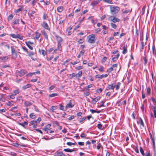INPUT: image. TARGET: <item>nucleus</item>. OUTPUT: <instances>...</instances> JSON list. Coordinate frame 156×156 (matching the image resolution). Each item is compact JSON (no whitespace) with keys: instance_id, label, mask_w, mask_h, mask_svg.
Instances as JSON below:
<instances>
[{"instance_id":"nucleus-1","label":"nucleus","mask_w":156,"mask_h":156,"mask_svg":"<svg viewBox=\"0 0 156 156\" xmlns=\"http://www.w3.org/2000/svg\"><path fill=\"white\" fill-rule=\"evenodd\" d=\"M110 12L112 14L114 15L118 13L120 10V8L118 6H112L110 7Z\"/></svg>"},{"instance_id":"nucleus-2","label":"nucleus","mask_w":156,"mask_h":156,"mask_svg":"<svg viewBox=\"0 0 156 156\" xmlns=\"http://www.w3.org/2000/svg\"><path fill=\"white\" fill-rule=\"evenodd\" d=\"M88 42L91 44L94 43L96 41L95 36L94 34H91L88 36Z\"/></svg>"},{"instance_id":"nucleus-3","label":"nucleus","mask_w":156,"mask_h":156,"mask_svg":"<svg viewBox=\"0 0 156 156\" xmlns=\"http://www.w3.org/2000/svg\"><path fill=\"white\" fill-rule=\"evenodd\" d=\"M11 52L12 55V57L13 58H16L17 57V54L16 52V50L13 47V46H12L11 47Z\"/></svg>"},{"instance_id":"nucleus-4","label":"nucleus","mask_w":156,"mask_h":156,"mask_svg":"<svg viewBox=\"0 0 156 156\" xmlns=\"http://www.w3.org/2000/svg\"><path fill=\"white\" fill-rule=\"evenodd\" d=\"M10 36L13 38H18L21 40H22L23 39V37L22 36H20L19 34H10Z\"/></svg>"},{"instance_id":"nucleus-5","label":"nucleus","mask_w":156,"mask_h":156,"mask_svg":"<svg viewBox=\"0 0 156 156\" xmlns=\"http://www.w3.org/2000/svg\"><path fill=\"white\" fill-rule=\"evenodd\" d=\"M20 92V90L17 89L14 91L11 95L10 96V97L11 98L13 99L15 98V96L17 94H19Z\"/></svg>"},{"instance_id":"nucleus-6","label":"nucleus","mask_w":156,"mask_h":156,"mask_svg":"<svg viewBox=\"0 0 156 156\" xmlns=\"http://www.w3.org/2000/svg\"><path fill=\"white\" fill-rule=\"evenodd\" d=\"M42 26L44 29H46L48 30H50V28L49 27L48 24L45 22H43L41 24Z\"/></svg>"},{"instance_id":"nucleus-7","label":"nucleus","mask_w":156,"mask_h":156,"mask_svg":"<svg viewBox=\"0 0 156 156\" xmlns=\"http://www.w3.org/2000/svg\"><path fill=\"white\" fill-rule=\"evenodd\" d=\"M115 83H113L111 85H109L107 87V90H113L115 86Z\"/></svg>"},{"instance_id":"nucleus-8","label":"nucleus","mask_w":156,"mask_h":156,"mask_svg":"<svg viewBox=\"0 0 156 156\" xmlns=\"http://www.w3.org/2000/svg\"><path fill=\"white\" fill-rule=\"evenodd\" d=\"M74 106V104H73L71 101H70L68 104H67L66 106V108H72Z\"/></svg>"},{"instance_id":"nucleus-9","label":"nucleus","mask_w":156,"mask_h":156,"mask_svg":"<svg viewBox=\"0 0 156 156\" xmlns=\"http://www.w3.org/2000/svg\"><path fill=\"white\" fill-rule=\"evenodd\" d=\"M99 2L98 0L94 1L91 2V5L93 7H94L96 5L98 4Z\"/></svg>"},{"instance_id":"nucleus-10","label":"nucleus","mask_w":156,"mask_h":156,"mask_svg":"<svg viewBox=\"0 0 156 156\" xmlns=\"http://www.w3.org/2000/svg\"><path fill=\"white\" fill-rule=\"evenodd\" d=\"M120 21V19L119 18H117L115 17H114L112 19V21L114 23L118 22Z\"/></svg>"},{"instance_id":"nucleus-11","label":"nucleus","mask_w":156,"mask_h":156,"mask_svg":"<svg viewBox=\"0 0 156 156\" xmlns=\"http://www.w3.org/2000/svg\"><path fill=\"white\" fill-rule=\"evenodd\" d=\"M19 75L22 76L24 75L25 73V71L24 70H21L19 72Z\"/></svg>"},{"instance_id":"nucleus-12","label":"nucleus","mask_w":156,"mask_h":156,"mask_svg":"<svg viewBox=\"0 0 156 156\" xmlns=\"http://www.w3.org/2000/svg\"><path fill=\"white\" fill-rule=\"evenodd\" d=\"M36 39L38 40L39 39L41 36V34L37 32H36L35 34Z\"/></svg>"},{"instance_id":"nucleus-13","label":"nucleus","mask_w":156,"mask_h":156,"mask_svg":"<svg viewBox=\"0 0 156 156\" xmlns=\"http://www.w3.org/2000/svg\"><path fill=\"white\" fill-rule=\"evenodd\" d=\"M55 37L56 38L57 40V41L58 42H59L60 43L62 41V40L60 37H59V36H58L57 35H56L55 36Z\"/></svg>"},{"instance_id":"nucleus-14","label":"nucleus","mask_w":156,"mask_h":156,"mask_svg":"<svg viewBox=\"0 0 156 156\" xmlns=\"http://www.w3.org/2000/svg\"><path fill=\"white\" fill-rule=\"evenodd\" d=\"M23 6H21L20 7V8L18 9H17L16 11H15V12L16 13H18L19 12H20L21 11H22L23 10Z\"/></svg>"},{"instance_id":"nucleus-15","label":"nucleus","mask_w":156,"mask_h":156,"mask_svg":"<svg viewBox=\"0 0 156 156\" xmlns=\"http://www.w3.org/2000/svg\"><path fill=\"white\" fill-rule=\"evenodd\" d=\"M31 87V85L29 84H27L26 85L22 87V89L23 90H25L27 88H29Z\"/></svg>"},{"instance_id":"nucleus-16","label":"nucleus","mask_w":156,"mask_h":156,"mask_svg":"<svg viewBox=\"0 0 156 156\" xmlns=\"http://www.w3.org/2000/svg\"><path fill=\"white\" fill-rule=\"evenodd\" d=\"M90 111L92 113H100L101 112V111H96L95 110H93V109H90Z\"/></svg>"},{"instance_id":"nucleus-17","label":"nucleus","mask_w":156,"mask_h":156,"mask_svg":"<svg viewBox=\"0 0 156 156\" xmlns=\"http://www.w3.org/2000/svg\"><path fill=\"white\" fill-rule=\"evenodd\" d=\"M122 52V53L124 54L126 53L127 52V49L125 46H124L123 47V51Z\"/></svg>"},{"instance_id":"nucleus-18","label":"nucleus","mask_w":156,"mask_h":156,"mask_svg":"<svg viewBox=\"0 0 156 156\" xmlns=\"http://www.w3.org/2000/svg\"><path fill=\"white\" fill-rule=\"evenodd\" d=\"M132 10V9H126L123 12V13L126 14L128 13L129 12H130Z\"/></svg>"},{"instance_id":"nucleus-19","label":"nucleus","mask_w":156,"mask_h":156,"mask_svg":"<svg viewBox=\"0 0 156 156\" xmlns=\"http://www.w3.org/2000/svg\"><path fill=\"white\" fill-rule=\"evenodd\" d=\"M19 19H16L15 21L13 22V24L16 25L19 24Z\"/></svg>"},{"instance_id":"nucleus-20","label":"nucleus","mask_w":156,"mask_h":156,"mask_svg":"<svg viewBox=\"0 0 156 156\" xmlns=\"http://www.w3.org/2000/svg\"><path fill=\"white\" fill-rule=\"evenodd\" d=\"M77 75L76 76L78 77V78L80 77L82 75V71H80L79 72V73L77 74H76Z\"/></svg>"},{"instance_id":"nucleus-21","label":"nucleus","mask_w":156,"mask_h":156,"mask_svg":"<svg viewBox=\"0 0 156 156\" xmlns=\"http://www.w3.org/2000/svg\"><path fill=\"white\" fill-rule=\"evenodd\" d=\"M60 106V109L61 110H63V111H66V110L67 108H66L64 107L62 105H59Z\"/></svg>"},{"instance_id":"nucleus-22","label":"nucleus","mask_w":156,"mask_h":156,"mask_svg":"<svg viewBox=\"0 0 156 156\" xmlns=\"http://www.w3.org/2000/svg\"><path fill=\"white\" fill-rule=\"evenodd\" d=\"M19 124L20 125H21L23 126V127H24V125H27L28 124L27 122H24L23 123H19Z\"/></svg>"},{"instance_id":"nucleus-23","label":"nucleus","mask_w":156,"mask_h":156,"mask_svg":"<svg viewBox=\"0 0 156 156\" xmlns=\"http://www.w3.org/2000/svg\"><path fill=\"white\" fill-rule=\"evenodd\" d=\"M63 8L62 7L59 6L57 8V10L58 12H61L63 10Z\"/></svg>"},{"instance_id":"nucleus-24","label":"nucleus","mask_w":156,"mask_h":156,"mask_svg":"<svg viewBox=\"0 0 156 156\" xmlns=\"http://www.w3.org/2000/svg\"><path fill=\"white\" fill-rule=\"evenodd\" d=\"M57 108V107L56 106H52L51 107L50 110L52 112H54V111L56 110Z\"/></svg>"},{"instance_id":"nucleus-25","label":"nucleus","mask_w":156,"mask_h":156,"mask_svg":"<svg viewBox=\"0 0 156 156\" xmlns=\"http://www.w3.org/2000/svg\"><path fill=\"white\" fill-rule=\"evenodd\" d=\"M56 156H65V155L62 152H60L57 153Z\"/></svg>"},{"instance_id":"nucleus-26","label":"nucleus","mask_w":156,"mask_h":156,"mask_svg":"<svg viewBox=\"0 0 156 156\" xmlns=\"http://www.w3.org/2000/svg\"><path fill=\"white\" fill-rule=\"evenodd\" d=\"M30 118L33 119L35 118L36 116L34 113H32L30 114Z\"/></svg>"},{"instance_id":"nucleus-27","label":"nucleus","mask_w":156,"mask_h":156,"mask_svg":"<svg viewBox=\"0 0 156 156\" xmlns=\"http://www.w3.org/2000/svg\"><path fill=\"white\" fill-rule=\"evenodd\" d=\"M121 85V83L119 82L117 83V85L116 86V89L117 90H118L120 87Z\"/></svg>"},{"instance_id":"nucleus-28","label":"nucleus","mask_w":156,"mask_h":156,"mask_svg":"<svg viewBox=\"0 0 156 156\" xmlns=\"http://www.w3.org/2000/svg\"><path fill=\"white\" fill-rule=\"evenodd\" d=\"M0 58L3 61H5L6 60H7L8 58V57L7 56H5L3 57H0Z\"/></svg>"},{"instance_id":"nucleus-29","label":"nucleus","mask_w":156,"mask_h":156,"mask_svg":"<svg viewBox=\"0 0 156 156\" xmlns=\"http://www.w3.org/2000/svg\"><path fill=\"white\" fill-rule=\"evenodd\" d=\"M64 151L67 152H72L74 151L73 150L70 149L69 148L65 149H64Z\"/></svg>"},{"instance_id":"nucleus-30","label":"nucleus","mask_w":156,"mask_h":156,"mask_svg":"<svg viewBox=\"0 0 156 156\" xmlns=\"http://www.w3.org/2000/svg\"><path fill=\"white\" fill-rule=\"evenodd\" d=\"M104 2L109 4H112L113 3L112 0H104Z\"/></svg>"},{"instance_id":"nucleus-31","label":"nucleus","mask_w":156,"mask_h":156,"mask_svg":"<svg viewBox=\"0 0 156 156\" xmlns=\"http://www.w3.org/2000/svg\"><path fill=\"white\" fill-rule=\"evenodd\" d=\"M13 15L11 14L9 16L8 18V21L11 20L13 18Z\"/></svg>"},{"instance_id":"nucleus-32","label":"nucleus","mask_w":156,"mask_h":156,"mask_svg":"<svg viewBox=\"0 0 156 156\" xmlns=\"http://www.w3.org/2000/svg\"><path fill=\"white\" fill-rule=\"evenodd\" d=\"M110 24L112 27L114 29H116L117 27V26L115 24L113 23H111Z\"/></svg>"},{"instance_id":"nucleus-33","label":"nucleus","mask_w":156,"mask_h":156,"mask_svg":"<svg viewBox=\"0 0 156 156\" xmlns=\"http://www.w3.org/2000/svg\"><path fill=\"white\" fill-rule=\"evenodd\" d=\"M40 51L44 56H45L46 54V52L43 50H41V51Z\"/></svg>"},{"instance_id":"nucleus-34","label":"nucleus","mask_w":156,"mask_h":156,"mask_svg":"<svg viewBox=\"0 0 156 156\" xmlns=\"http://www.w3.org/2000/svg\"><path fill=\"white\" fill-rule=\"evenodd\" d=\"M28 55L30 57H31V56H32L33 55H34L35 53L34 52H29L28 51V53H27Z\"/></svg>"},{"instance_id":"nucleus-35","label":"nucleus","mask_w":156,"mask_h":156,"mask_svg":"<svg viewBox=\"0 0 156 156\" xmlns=\"http://www.w3.org/2000/svg\"><path fill=\"white\" fill-rule=\"evenodd\" d=\"M140 151L143 155H144L145 154L144 152V151L143 150L142 148L141 147H140Z\"/></svg>"},{"instance_id":"nucleus-36","label":"nucleus","mask_w":156,"mask_h":156,"mask_svg":"<svg viewBox=\"0 0 156 156\" xmlns=\"http://www.w3.org/2000/svg\"><path fill=\"white\" fill-rule=\"evenodd\" d=\"M43 34L44 35V38L47 40L48 39V35L47 33L45 31H44Z\"/></svg>"},{"instance_id":"nucleus-37","label":"nucleus","mask_w":156,"mask_h":156,"mask_svg":"<svg viewBox=\"0 0 156 156\" xmlns=\"http://www.w3.org/2000/svg\"><path fill=\"white\" fill-rule=\"evenodd\" d=\"M83 68V66H80L77 67H76L75 68V69L77 70H79L81 69H82Z\"/></svg>"},{"instance_id":"nucleus-38","label":"nucleus","mask_w":156,"mask_h":156,"mask_svg":"<svg viewBox=\"0 0 156 156\" xmlns=\"http://www.w3.org/2000/svg\"><path fill=\"white\" fill-rule=\"evenodd\" d=\"M150 137H151V138L152 140V141L153 142V144L154 146V145H155V140H154V139H153V137H152V135L151 134H150Z\"/></svg>"},{"instance_id":"nucleus-39","label":"nucleus","mask_w":156,"mask_h":156,"mask_svg":"<svg viewBox=\"0 0 156 156\" xmlns=\"http://www.w3.org/2000/svg\"><path fill=\"white\" fill-rule=\"evenodd\" d=\"M70 75L71 76V79L73 78L74 77L76 76H77L76 74L75 73H73L72 74H70Z\"/></svg>"},{"instance_id":"nucleus-40","label":"nucleus","mask_w":156,"mask_h":156,"mask_svg":"<svg viewBox=\"0 0 156 156\" xmlns=\"http://www.w3.org/2000/svg\"><path fill=\"white\" fill-rule=\"evenodd\" d=\"M147 93L149 94L150 95L151 94V88L150 87H148L147 89Z\"/></svg>"},{"instance_id":"nucleus-41","label":"nucleus","mask_w":156,"mask_h":156,"mask_svg":"<svg viewBox=\"0 0 156 156\" xmlns=\"http://www.w3.org/2000/svg\"><path fill=\"white\" fill-rule=\"evenodd\" d=\"M96 78H98L102 79V78H103V75H97L96 76Z\"/></svg>"},{"instance_id":"nucleus-42","label":"nucleus","mask_w":156,"mask_h":156,"mask_svg":"<svg viewBox=\"0 0 156 156\" xmlns=\"http://www.w3.org/2000/svg\"><path fill=\"white\" fill-rule=\"evenodd\" d=\"M37 73L40 74V72L39 71H38V72H34V73H29V74H30V76H32L33 75H35V74H37Z\"/></svg>"},{"instance_id":"nucleus-43","label":"nucleus","mask_w":156,"mask_h":156,"mask_svg":"<svg viewBox=\"0 0 156 156\" xmlns=\"http://www.w3.org/2000/svg\"><path fill=\"white\" fill-rule=\"evenodd\" d=\"M141 48L142 49H143L145 46V43L144 42H141Z\"/></svg>"},{"instance_id":"nucleus-44","label":"nucleus","mask_w":156,"mask_h":156,"mask_svg":"<svg viewBox=\"0 0 156 156\" xmlns=\"http://www.w3.org/2000/svg\"><path fill=\"white\" fill-rule=\"evenodd\" d=\"M61 44L60 43L58 42V44L57 49L59 50H60Z\"/></svg>"},{"instance_id":"nucleus-45","label":"nucleus","mask_w":156,"mask_h":156,"mask_svg":"<svg viewBox=\"0 0 156 156\" xmlns=\"http://www.w3.org/2000/svg\"><path fill=\"white\" fill-rule=\"evenodd\" d=\"M57 95H58L57 94L54 93V94H50L49 95V96L51 97H52L56 96H57Z\"/></svg>"},{"instance_id":"nucleus-46","label":"nucleus","mask_w":156,"mask_h":156,"mask_svg":"<svg viewBox=\"0 0 156 156\" xmlns=\"http://www.w3.org/2000/svg\"><path fill=\"white\" fill-rule=\"evenodd\" d=\"M25 43H26V44H29V45L34 44L33 42H31L30 41H26L25 42Z\"/></svg>"},{"instance_id":"nucleus-47","label":"nucleus","mask_w":156,"mask_h":156,"mask_svg":"<svg viewBox=\"0 0 156 156\" xmlns=\"http://www.w3.org/2000/svg\"><path fill=\"white\" fill-rule=\"evenodd\" d=\"M85 51L84 50H82L80 52V54L81 55H83Z\"/></svg>"},{"instance_id":"nucleus-48","label":"nucleus","mask_w":156,"mask_h":156,"mask_svg":"<svg viewBox=\"0 0 156 156\" xmlns=\"http://www.w3.org/2000/svg\"><path fill=\"white\" fill-rule=\"evenodd\" d=\"M93 103H94V104H96V103L98 101L96 99V98H94L92 100Z\"/></svg>"},{"instance_id":"nucleus-49","label":"nucleus","mask_w":156,"mask_h":156,"mask_svg":"<svg viewBox=\"0 0 156 156\" xmlns=\"http://www.w3.org/2000/svg\"><path fill=\"white\" fill-rule=\"evenodd\" d=\"M48 18V16H46L45 14L44 13L43 14V18L44 20Z\"/></svg>"},{"instance_id":"nucleus-50","label":"nucleus","mask_w":156,"mask_h":156,"mask_svg":"<svg viewBox=\"0 0 156 156\" xmlns=\"http://www.w3.org/2000/svg\"><path fill=\"white\" fill-rule=\"evenodd\" d=\"M22 48L23 49L25 52H26L27 53H28V51H27V48L25 47H22Z\"/></svg>"},{"instance_id":"nucleus-51","label":"nucleus","mask_w":156,"mask_h":156,"mask_svg":"<svg viewBox=\"0 0 156 156\" xmlns=\"http://www.w3.org/2000/svg\"><path fill=\"white\" fill-rule=\"evenodd\" d=\"M113 70V67H110L108 69L107 71L108 72H111Z\"/></svg>"},{"instance_id":"nucleus-52","label":"nucleus","mask_w":156,"mask_h":156,"mask_svg":"<svg viewBox=\"0 0 156 156\" xmlns=\"http://www.w3.org/2000/svg\"><path fill=\"white\" fill-rule=\"evenodd\" d=\"M144 64L146 65L147 62V59L145 57L144 58Z\"/></svg>"},{"instance_id":"nucleus-53","label":"nucleus","mask_w":156,"mask_h":156,"mask_svg":"<svg viewBox=\"0 0 156 156\" xmlns=\"http://www.w3.org/2000/svg\"><path fill=\"white\" fill-rule=\"evenodd\" d=\"M140 123L141 125H142L144 127V122L143 121V120L142 119H140Z\"/></svg>"},{"instance_id":"nucleus-54","label":"nucleus","mask_w":156,"mask_h":156,"mask_svg":"<svg viewBox=\"0 0 156 156\" xmlns=\"http://www.w3.org/2000/svg\"><path fill=\"white\" fill-rule=\"evenodd\" d=\"M101 146V144L100 143L98 144L97 147V149L98 150L99 149Z\"/></svg>"},{"instance_id":"nucleus-55","label":"nucleus","mask_w":156,"mask_h":156,"mask_svg":"<svg viewBox=\"0 0 156 156\" xmlns=\"http://www.w3.org/2000/svg\"><path fill=\"white\" fill-rule=\"evenodd\" d=\"M27 46L30 48L31 50H33V48L29 44H26Z\"/></svg>"},{"instance_id":"nucleus-56","label":"nucleus","mask_w":156,"mask_h":156,"mask_svg":"<svg viewBox=\"0 0 156 156\" xmlns=\"http://www.w3.org/2000/svg\"><path fill=\"white\" fill-rule=\"evenodd\" d=\"M97 127L99 129H101L102 127V125L101 124H99L97 125Z\"/></svg>"},{"instance_id":"nucleus-57","label":"nucleus","mask_w":156,"mask_h":156,"mask_svg":"<svg viewBox=\"0 0 156 156\" xmlns=\"http://www.w3.org/2000/svg\"><path fill=\"white\" fill-rule=\"evenodd\" d=\"M112 18V16H109V17L108 18V20L110 21H112V19H113V18Z\"/></svg>"},{"instance_id":"nucleus-58","label":"nucleus","mask_w":156,"mask_h":156,"mask_svg":"<svg viewBox=\"0 0 156 156\" xmlns=\"http://www.w3.org/2000/svg\"><path fill=\"white\" fill-rule=\"evenodd\" d=\"M85 119H86L85 117H84L83 118H82V119H80V122L81 123L82 122L84 121V120H85Z\"/></svg>"},{"instance_id":"nucleus-59","label":"nucleus","mask_w":156,"mask_h":156,"mask_svg":"<svg viewBox=\"0 0 156 156\" xmlns=\"http://www.w3.org/2000/svg\"><path fill=\"white\" fill-rule=\"evenodd\" d=\"M74 118V115H72L70 116L69 118L68 119L71 120L73 119Z\"/></svg>"},{"instance_id":"nucleus-60","label":"nucleus","mask_w":156,"mask_h":156,"mask_svg":"<svg viewBox=\"0 0 156 156\" xmlns=\"http://www.w3.org/2000/svg\"><path fill=\"white\" fill-rule=\"evenodd\" d=\"M108 29V27L105 25L103 26V29L104 30H107Z\"/></svg>"},{"instance_id":"nucleus-61","label":"nucleus","mask_w":156,"mask_h":156,"mask_svg":"<svg viewBox=\"0 0 156 156\" xmlns=\"http://www.w3.org/2000/svg\"><path fill=\"white\" fill-rule=\"evenodd\" d=\"M41 120V118H39L37 120L35 121L36 122V123H39Z\"/></svg>"},{"instance_id":"nucleus-62","label":"nucleus","mask_w":156,"mask_h":156,"mask_svg":"<svg viewBox=\"0 0 156 156\" xmlns=\"http://www.w3.org/2000/svg\"><path fill=\"white\" fill-rule=\"evenodd\" d=\"M73 27L72 26H70L67 29V31H70L72 28Z\"/></svg>"},{"instance_id":"nucleus-63","label":"nucleus","mask_w":156,"mask_h":156,"mask_svg":"<svg viewBox=\"0 0 156 156\" xmlns=\"http://www.w3.org/2000/svg\"><path fill=\"white\" fill-rule=\"evenodd\" d=\"M11 155L12 156H16V153L14 152H11L10 153Z\"/></svg>"},{"instance_id":"nucleus-64","label":"nucleus","mask_w":156,"mask_h":156,"mask_svg":"<svg viewBox=\"0 0 156 156\" xmlns=\"http://www.w3.org/2000/svg\"><path fill=\"white\" fill-rule=\"evenodd\" d=\"M153 111H154V117L155 118H156V110L154 108Z\"/></svg>"}]
</instances>
